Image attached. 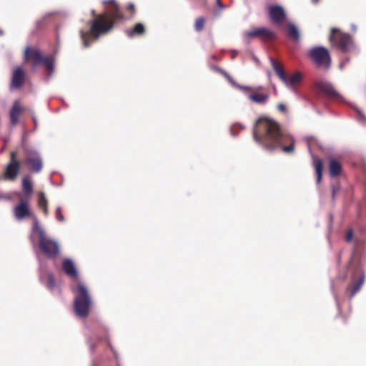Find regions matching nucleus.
I'll use <instances>...</instances> for the list:
<instances>
[{
	"instance_id": "obj_1",
	"label": "nucleus",
	"mask_w": 366,
	"mask_h": 366,
	"mask_svg": "<svg viewBox=\"0 0 366 366\" xmlns=\"http://www.w3.org/2000/svg\"><path fill=\"white\" fill-rule=\"evenodd\" d=\"M252 133L256 143L267 151L272 152L281 149L288 153L295 149L292 137L285 133L273 119L259 118L255 122Z\"/></svg>"
},
{
	"instance_id": "obj_2",
	"label": "nucleus",
	"mask_w": 366,
	"mask_h": 366,
	"mask_svg": "<svg viewBox=\"0 0 366 366\" xmlns=\"http://www.w3.org/2000/svg\"><path fill=\"white\" fill-rule=\"evenodd\" d=\"M28 198L21 199L19 204L13 209V214L17 221H22L30 217L33 219L32 234L36 233L39 238V247L48 258H53L59 253V246L56 240L47 238L44 229L40 226L37 217L29 207Z\"/></svg>"
},
{
	"instance_id": "obj_3",
	"label": "nucleus",
	"mask_w": 366,
	"mask_h": 366,
	"mask_svg": "<svg viewBox=\"0 0 366 366\" xmlns=\"http://www.w3.org/2000/svg\"><path fill=\"white\" fill-rule=\"evenodd\" d=\"M103 4L112 5V7L108 9V13L111 19H107L104 15H99L97 19L90 21L89 31H80L82 44L85 48L90 46L101 35L105 34L111 30L114 26V21L124 19V15L120 12L119 6L114 0L104 1Z\"/></svg>"
},
{
	"instance_id": "obj_4",
	"label": "nucleus",
	"mask_w": 366,
	"mask_h": 366,
	"mask_svg": "<svg viewBox=\"0 0 366 366\" xmlns=\"http://www.w3.org/2000/svg\"><path fill=\"white\" fill-rule=\"evenodd\" d=\"M75 294L74 309L75 314L80 318H86L89 315V307L92 304V297L85 285L78 282L76 288L73 289Z\"/></svg>"
},
{
	"instance_id": "obj_5",
	"label": "nucleus",
	"mask_w": 366,
	"mask_h": 366,
	"mask_svg": "<svg viewBox=\"0 0 366 366\" xmlns=\"http://www.w3.org/2000/svg\"><path fill=\"white\" fill-rule=\"evenodd\" d=\"M25 59H31L33 61L32 66L35 68L42 64L47 71L46 79L49 81L54 72L55 59L54 56H43L38 49H31L29 46L25 49Z\"/></svg>"
},
{
	"instance_id": "obj_6",
	"label": "nucleus",
	"mask_w": 366,
	"mask_h": 366,
	"mask_svg": "<svg viewBox=\"0 0 366 366\" xmlns=\"http://www.w3.org/2000/svg\"><path fill=\"white\" fill-rule=\"evenodd\" d=\"M329 39L333 46L338 47L344 52L348 51L353 48V42L350 35L340 32L337 28L331 29Z\"/></svg>"
},
{
	"instance_id": "obj_7",
	"label": "nucleus",
	"mask_w": 366,
	"mask_h": 366,
	"mask_svg": "<svg viewBox=\"0 0 366 366\" xmlns=\"http://www.w3.org/2000/svg\"><path fill=\"white\" fill-rule=\"evenodd\" d=\"M22 147L26 154V164L29 169L39 173L43 168V159L40 153L35 149L29 148L23 142Z\"/></svg>"
},
{
	"instance_id": "obj_8",
	"label": "nucleus",
	"mask_w": 366,
	"mask_h": 366,
	"mask_svg": "<svg viewBox=\"0 0 366 366\" xmlns=\"http://www.w3.org/2000/svg\"><path fill=\"white\" fill-rule=\"evenodd\" d=\"M309 56L318 66H330L331 59L328 50L324 46H315L309 51Z\"/></svg>"
},
{
	"instance_id": "obj_9",
	"label": "nucleus",
	"mask_w": 366,
	"mask_h": 366,
	"mask_svg": "<svg viewBox=\"0 0 366 366\" xmlns=\"http://www.w3.org/2000/svg\"><path fill=\"white\" fill-rule=\"evenodd\" d=\"M21 164L16 159V152L10 153V160L4 169V177L9 181H14L20 172Z\"/></svg>"
},
{
	"instance_id": "obj_10",
	"label": "nucleus",
	"mask_w": 366,
	"mask_h": 366,
	"mask_svg": "<svg viewBox=\"0 0 366 366\" xmlns=\"http://www.w3.org/2000/svg\"><path fill=\"white\" fill-rule=\"evenodd\" d=\"M244 39L249 38H258L263 41H269L275 37V34L269 29L258 27L246 31L244 34Z\"/></svg>"
},
{
	"instance_id": "obj_11",
	"label": "nucleus",
	"mask_w": 366,
	"mask_h": 366,
	"mask_svg": "<svg viewBox=\"0 0 366 366\" xmlns=\"http://www.w3.org/2000/svg\"><path fill=\"white\" fill-rule=\"evenodd\" d=\"M317 88L322 93L327 95L330 98L342 100L343 97L338 93L332 84L327 81H320L317 84Z\"/></svg>"
},
{
	"instance_id": "obj_12",
	"label": "nucleus",
	"mask_w": 366,
	"mask_h": 366,
	"mask_svg": "<svg viewBox=\"0 0 366 366\" xmlns=\"http://www.w3.org/2000/svg\"><path fill=\"white\" fill-rule=\"evenodd\" d=\"M269 14L272 21L275 23L282 22L286 17L283 7L279 5L270 6L269 8Z\"/></svg>"
},
{
	"instance_id": "obj_13",
	"label": "nucleus",
	"mask_w": 366,
	"mask_h": 366,
	"mask_svg": "<svg viewBox=\"0 0 366 366\" xmlns=\"http://www.w3.org/2000/svg\"><path fill=\"white\" fill-rule=\"evenodd\" d=\"M245 95L247 97L249 100L260 105L265 104L268 102L269 97L268 94L257 92L254 87L253 90L247 92V94Z\"/></svg>"
},
{
	"instance_id": "obj_14",
	"label": "nucleus",
	"mask_w": 366,
	"mask_h": 366,
	"mask_svg": "<svg viewBox=\"0 0 366 366\" xmlns=\"http://www.w3.org/2000/svg\"><path fill=\"white\" fill-rule=\"evenodd\" d=\"M24 72L21 67L16 68L12 75L10 85L11 89H19L24 83Z\"/></svg>"
},
{
	"instance_id": "obj_15",
	"label": "nucleus",
	"mask_w": 366,
	"mask_h": 366,
	"mask_svg": "<svg viewBox=\"0 0 366 366\" xmlns=\"http://www.w3.org/2000/svg\"><path fill=\"white\" fill-rule=\"evenodd\" d=\"M39 262V268L41 270L39 274V280L41 283L44 284L47 289L50 291H54L56 287V280L54 276L51 273H48L46 276H44L41 271L43 270V264L38 257Z\"/></svg>"
},
{
	"instance_id": "obj_16",
	"label": "nucleus",
	"mask_w": 366,
	"mask_h": 366,
	"mask_svg": "<svg viewBox=\"0 0 366 366\" xmlns=\"http://www.w3.org/2000/svg\"><path fill=\"white\" fill-rule=\"evenodd\" d=\"M302 79V74L300 72H296L290 76L287 75L285 76V80H283L282 82L287 88L290 89L295 93H297V90L296 89V86L300 83Z\"/></svg>"
},
{
	"instance_id": "obj_17",
	"label": "nucleus",
	"mask_w": 366,
	"mask_h": 366,
	"mask_svg": "<svg viewBox=\"0 0 366 366\" xmlns=\"http://www.w3.org/2000/svg\"><path fill=\"white\" fill-rule=\"evenodd\" d=\"M62 269L66 275L71 278L78 277V271L73 260L70 258H66L62 262Z\"/></svg>"
},
{
	"instance_id": "obj_18",
	"label": "nucleus",
	"mask_w": 366,
	"mask_h": 366,
	"mask_svg": "<svg viewBox=\"0 0 366 366\" xmlns=\"http://www.w3.org/2000/svg\"><path fill=\"white\" fill-rule=\"evenodd\" d=\"M24 111V108L20 107L19 102L16 100L14 102L10 110V120L13 125H15L19 121V115Z\"/></svg>"
},
{
	"instance_id": "obj_19",
	"label": "nucleus",
	"mask_w": 366,
	"mask_h": 366,
	"mask_svg": "<svg viewBox=\"0 0 366 366\" xmlns=\"http://www.w3.org/2000/svg\"><path fill=\"white\" fill-rule=\"evenodd\" d=\"M357 272L359 275L358 280L357 282H354V285L350 293V298L353 297L355 294L361 289L365 282V277L364 272L362 269H358Z\"/></svg>"
},
{
	"instance_id": "obj_20",
	"label": "nucleus",
	"mask_w": 366,
	"mask_h": 366,
	"mask_svg": "<svg viewBox=\"0 0 366 366\" xmlns=\"http://www.w3.org/2000/svg\"><path fill=\"white\" fill-rule=\"evenodd\" d=\"M269 61L272 64L273 69L274 70L276 74L280 78V79L282 81L285 80V76H287L283 66L277 63L273 58L269 57Z\"/></svg>"
},
{
	"instance_id": "obj_21",
	"label": "nucleus",
	"mask_w": 366,
	"mask_h": 366,
	"mask_svg": "<svg viewBox=\"0 0 366 366\" xmlns=\"http://www.w3.org/2000/svg\"><path fill=\"white\" fill-rule=\"evenodd\" d=\"M329 170L330 176L335 177L341 173L342 166L337 160L332 159L330 161Z\"/></svg>"
},
{
	"instance_id": "obj_22",
	"label": "nucleus",
	"mask_w": 366,
	"mask_h": 366,
	"mask_svg": "<svg viewBox=\"0 0 366 366\" xmlns=\"http://www.w3.org/2000/svg\"><path fill=\"white\" fill-rule=\"evenodd\" d=\"M287 32L290 38L295 41H299L300 39V31L297 27L293 23H288L287 25Z\"/></svg>"
},
{
	"instance_id": "obj_23",
	"label": "nucleus",
	"mask_w": 366,
	"mask_h": 366,
	"mask_svg": "<svg viewBox=\"0 0 366 366\" xmlns=\"http://www.w3.org/2000/svg\"><path fill=\"white\" fill-rule=\"evenodd\" d=\"M38 206L42 209L45 216H48V200L46 198L45 194L40 192L38 194Z\"/></svg>"
},
{
	"instance_id": "obj_24",
	"label": "nucleus",
	"mask_w": 366,
	"mask_h": 366,
	"mask_svg": "<svg viewBox=\"0 0 366 366\" xmlns=\"http://www.w3.org/2000/svg\"><path fill=\"white\" fill-rule=\"evenodd\" d=\"M22 188L26 196V198L29 199L34 191L32 182L28 177H24L22 179Z\"/></svg>"
},
{
	"instance_id": "obj_25",
	"label": "nucleus",
	"mask_w": 366,
	"mask_h": 366,
	"mask_svg": "<svg viewBox=\"0 0 366 366\" xmlns=\"http://www.w3.org/2000/svg\"><path fill=\"white\" fill-rule=\"evenodd\" d=\"M144 32V26L142 24H137L132 31H127V34L129 37H132L135 34H142Z\"/></svg>"
},
{
	"instance_id": "obj_26",
	"label": "nucleus",
	"mask_w": 366,
	"mask_h": 366,
	"mask_svg": "<svg viewBox=\"0 0 366 366\" xmlns=\"http://www.w3.org/2000/svg\"><path fill=\"white\" fill-rule=\"evenodd\" d=\"M316 173H317V183H320L322 176V162L320 159H317L315 163Z\"/></svg>"
},
{
	"instance_id": "obj_27",
	"label": "nucleus",
	"mask_w": 366,
	"mask_h": 366,
	"mask_svg": "<svg viewBox=\"0 0 366 366\" xmlns=\"http://www.w3.org/2000/svg\"><path fill=\"white\" fill-rule=\"evenodd\" d=\"M228 81L231 83V84L233 86L242 90L244 94H247V92L253 90V87H252V86H242V85L237 84L231 76H230V79H228Z\"/></svg>"
},
{
	"instance_id": "obj_28",
	"label": "nucleus",
	"mask_w": 366,
	"mask_h": 366,
	"mask_svg": "<svg viewBox=\"0 0 366 366\" xmlns=\"http://www.w3.org/2000/svg\"><path fill=\"white\" fill-rule=\"evenodd\" d=\"M244 127H245L244 125L239 123L234 124L230 129L231 134L234 137L237 136L239 130L244 129Z\"/></svg>"
},
{
	"instance_id": "obj_29",
	"label": "nucleus",
	"mask_w": 366,
	"mask_h": 366,
	"mask_svg": "<svg viewBox=\"0 0 366 366\" xmlns=\"http://www.w3.org/2000/svg\"><path fill=\"white\" fill-rule=\"evenodd\" d=\"M204 25V19L203 17H199L195 21V29L197 31H200L203 29Z\"/></svg>"
},
{
	"instance_id": "obj_30",
	"label": "nucleus",
	"mask_w": 366,
	"mask_h": 366,
	"mask_svg": "<svg viewBox=\"0 0 366 366\" xmlns=\"http://www.w3.org/2000/svg\"><path fill=\"white\" fill-rule=\"evenodd\" d=\"M331 187H332V198L333 200H335L336 194L340 189V185L338 182H337L335 184H332Z\"/></svg>"
},
{
	"instance_id": "obj_31",
	"label": "nucleus",
	"mask_w": 366,
	"mask_h": 366,
	"mask_svg": "<svg viewBox=\"0 0 366 366\" xmlns=\"http://www.w3.org/2000/svg\"><path fill=\"white\" fill-rule=\"evenodd\" d=\"M354 235V232L352 228H350L347 230L346 234H345V241L347 242H350L352 241Z\"/></svg>"
},
{
	"instance_id": "obj_32",
	"label": "nucleus",
	"mask_w": 366,
	"mask_h": 366,
	"mask_svg": "<svg viewBox=\"0 0 366 366\" xmlns=\"http://www.w3.org/2000/svg\"><path fill=\"white\" fill-rule=\"evenodd\" d=\"M56 218L60 222L64 221V217L61 214V208L60 207H58L56 209Z\"/></svg>"
},
{
	"instance_id": "obj_33",
	"label": "nucleus",
	"mask_w": 366,
	"mask_h": 366,
	"mask_svg": "<svg viewBox=\"0 0 366 366\" xmlns=\"http://www.w3.org/2000/svg\"><path fill=\"white\" fill-rule=\"evenodd\" d=\"M56 14V11L48 12V13L45 14H44V16L42 17V19H39L38 21H36V24H37L38 25H39V24H42V23H43V21H44L45 19H46V18H48V17H49V16H53V15H54V14Z\"/></svg>"
},
{
	"instance_id": "obj_34",
	"label": "nucleus",
	"mask_w": 366,
	"mask_h": 366,
	"mask_svg": "<svg viewBox=\"0 0 366 366\" xmlns=\"http://www.w3.org/2000/svg\"><path fill=\"white\" fill-rule=\"evenodd\" d=\"M355 110L357 111V112L359 115L357 120L359 122H364L366 119L365 114L358 108H355Z\"/></svg>"
},
{
	"instance_id": "obj_35",
	"label": "nucleus",
	"mask_w": 366,
	"mask_h": 366,
	"mask_svg": "<svg viewBox=\"0 0 366 366\" xmlns=\"http://www.w3.org/2000/svg\"><path fill=\"white\" fill-rule=\"evenodd\" d=\"M217 70L220 72L221 74H222L227 79H230V75L227 72L225 71L224 69H221V68H217Z\"/></svg>"
},
{
	"instance_id": "obj_36",
	"label": "nucleus",
	"mask_w": 366,
	"mask_h": 366,
	"mask_svg": "<svg viewBox=\"0 0 366 366\" xmlns=\"http://www.w3.org/2000/svg\"><path fill=\"white\" fill-rule=\"evenodd\" d=\"M277 109L280 111V112H285L286 111V107L285 104H279L277 105Z\"/></svg>"
},
{
	"instance_id": "obj_37",
	"label": "nucleus",
	"mask_w": 366,
	"mask_h": 366,
	"mask_svg": "<svg viewBox=\"0 0 366 366\" xmlns=\"http://www.w3.org/2000/svg\"><path fill=\"white\" fill-rule=\"evenodd\" d=\"M127 9L134 12V4L132 3L129 4V5L127 6Z\"/></svg>"
},
{
	"instance_id": "obj_38",
	"label": "nucleus",
	"mask_w": 366,
	"mask_h": 366,
	"mask_svg": "<svg viewBox=\"0 0 366 366\" xmlns=\"http://www.w3.org/2000/svg\"><path fill=\"white\" fill-rule=\"evenodd\" d=\"M32 120H33V122L34 123V130L35 131L36 129V128H37V119H36V117L34 115L32 116Z\"/></svg>"
},
{
	"instance_id": "obj_39",
	"label": "nucleus",
	"mask_w": 366,
	"mask_h": 366,
	"mask_svg": "<svg viewBox=\"0 0 366 366\" xmlns=\"http://www.w3.org/2000/svg\"><path fill=\"white\" fill-rule=\"evenodd\" d=\"M217 6H218L219 8H221V9H222V8H224V4L222 3L221 0H217Z\"/></svg>"
},
{
	"instance_id": "obj_40",
	"label": "nucleus",
	"mask_w": 366,
	"mask_h": 366,
	"mask_svg": "<svg viewBox=\"0 0 366 366\" xmlns=\"http://www.w3.org/2000/svg\"><path fill=\"white\" fill-rule=\"evenodd\" d=\"M252 59H253L255 62H257V64H259V59H258V58H257V57L254 54H252Z\"/></svg>"
},
{
	"instance_id": "obj_41",
	"label": "nucleus",
	"mask_w": 366,
	"mask_h": 366,
	"mask_svg": "<svg viewBox=\"0 0 366 366\" xmlns=\"http://www.w3.org/2000/svg\"><path fill=\"white\" fill-rule=\"evenodd\" d=\"M94 347H94V345L93 344H92V343L89 344V348H90L91 351H94Z\"/></svg>"
},
{
	"instance_id": "obj_42",
	"label": "nucleus",
	"mask_w": 366,
	"mask_h": 366,
	"mask_svg": "<svg viewBox=\"0 0 366 366\" xmlns=\"http://www.w3.org/2000/svg\"><path fill=\"white\" fill-rule=\"evenodd\" d=\"M3 180H7L5 177H4V174L3 175H0V181H3Z\"/></svg>"
},
{
	"instance_id": "obj_43",
	"label": "nucleus",
	"mask_w": 366,
	"mask_h": 366,
	"mask_svg": "<svg viewBox=\"0 0 366 366\" xmlns=\"http://www.w3.org/2000/svg\"><path fill=\"white\" fill-rule=\"evenodd\" d=\"M311 1L315 4H317L320 1V0H311Z\"/></svg>"
},
{
	"instance_id": "obj_44",
	"label": "nucleus",
	"mask_w": 366,
	"mask_h": 366,
	"mask_svg": "<svg viewBox=\"0 0 366 366\" xmlns=\"http://www.w3.org/2000/svg\"><path fill=\"white\" fill-rule=\"evenodd\" d=\"M352 29L355 31L356 30V26L355 25H352Z\"/></svg>"
},
{
	"instance_id": "obj_45",
	"label": "nucleus",
	"mask_w": 366,
	"mask_h": 366,
	"mask_svg": "<svg viewBox=\"0 0 366 366\" xmlns=\"http://www.w3.org/2000/svg\"><path fill=\"white\" fill-rule=\"evenodd\" d=\"M340 68H342V67H343V63H341V64H340Z\"/></svg>"
},
{
	"instance_id": "obj_46",
	"label": "nucleus",
	"mask_w": 366,
	"mask_h": 366,
	"mask_svg": "<svg viewBox=\"0 0 366 366\" xmlns=\"http://www.w3.org/2000/svg\"><path fill=\"white\" fill-rule=\"evenodd\" d=\"M355 274H354V275L352 276V280H353V281H355Z\"/></svg>"
},
{
	"instance_id": "obj_47",
	"label": "nucleus",
	"mask_w": 366,
	"mask_h": 366,
	"mask_svg": "<svg viewBox=\"0 0 366 366\" xmlns=\"http://www.w3.org/2000/svg\"><path fill=\"white\" fill-rule=\"evenodd\" d=\"M92 14L94 15L95 14V11L94 10H92Z\"/></svg>"
},
{
	"instance_id": "obj_48",
	"label": "nucleus",
	"mask_w": 366,
	"mask_h": 366,
	"mask_svg": "<svg viewBox=\"0 0 366 366\" xmlns=\"http://www.w3.org/2000/svg\"><path fill=\"white\" fill-rule=\"evenodd\" d=\"M3 34V31H0V35Z\"/></svg>"
}]
</instances>
